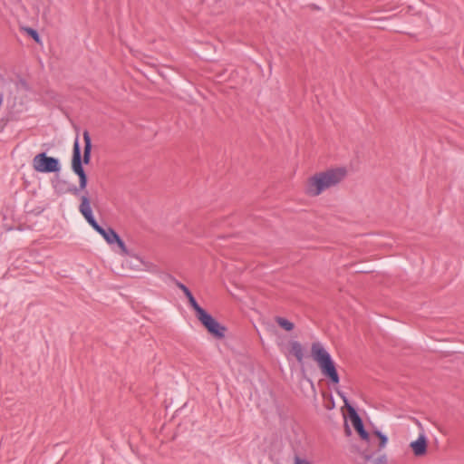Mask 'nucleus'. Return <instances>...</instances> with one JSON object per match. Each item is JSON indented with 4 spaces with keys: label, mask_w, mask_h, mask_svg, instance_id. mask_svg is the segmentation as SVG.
I'll return each mask as SVG.
<instances>
[{
    "label": "nucleus",
    "mask_w": 464,
    "mask_h": 464,
    "mask_svg": "<svg viewBox=\"0 0 464 464\" xmlns=\"http://www.w3.org/2000/svg\"><path fill=\"white\" fill-rule=\"evenodd\" d=\"M289 346V353L294 355L298 362H302L304 356L303 345L298 341H291Z\"/></svg>",
    "instance_id": "obj_11"
},
{
    "label": "nucleus",
    "mask_w": 464,
    "mask_h": 464,
    "mask_svg": "<svg viewBox=\"0 0 464 464\" xmlns=\"http://www.w3.org/2000/svg\"><path fill=\"white\" fill-rule=\"evenodd\" d=\"M98 233L101 236H102V237L105 239V241L110 245L114 244V240H116L118 238V234L111 227H108V228L102 227V232H98Z\"/></svg>",
    "instance_id": "obj_12"
},
{
    "label": "nucleus",
    "mask_w": 464,
    "mask_h": 464,
    "mask_svg": "<svg viewBox=\"0 0 464 464\" xmlns=\"http://www.w3.org/2000/svg\"><path fill=\"white\" fill-rule=\"evenodd\" d=\"M88 224L98 233V232H102V227L101 225H99V223L96 221L95 218L92 219L91 221L88 222Z\"/></svg>",
    "instance_id": "obj_17"
},
{
    "label": "nucleus",
    "mask_w": 464,
    "mask_h": 464,
    "mask_svg": "<svg viewBox=\"0 0 464 464\" xmlns=\"http://www.w3.org/2000/svg\"><path fill=\"white\" fill-rule=\"evenodd\" d=\"M348 413L354 430L357 431L362 440L372 444L374 437H376L379 440L377 451L382 450L386 446L388 442V437L382 433L380 430H375L372 436H371L369 432L364 429L362 420L353 406H348Z\"/></svg>",
    "instance_id": "obj_3"
},
{
    "label": "nucleus",
    "mask_w": 464,
    "mask_h": 464,
    "mask_svg": "<svg viewBox=\"0 0 464 464\" xmlns=\"http://www.w3.org/2000/svg\"><path fill=\"white\" fill-rule=\"evenodd\" d=\"M198 320L206 328L208 333L217 339H223L225 337L227 327L218 323L210 314L205 309L201 308L196 313Z\"/></svg>",
    "instance_id": "obj_5"
},
{
    "label": "nucleus",
    "mask_w": 464,
    "mask_h": 464,
    "mask_svg": "<svg viewBox=\"0 0 464 464\" xmlns=\"http://www.w3.org/2000/svg\"><path fill=\"white\" fill-rule=\"evenodd\" d=\"M275 321L277 323V324L283 328L284 330L290 332L295 328V324L290 322L289 320L281 317V316H276Z\"/></svg>",
    "instance_id": "obj_14"
},
{
    "label": "nucleus",
    "mask_w": 464,
    "mask_h": 464,
    "mask_svg": "<svg viewBox=\"0 0 464 464\" xmlns=\"http://www.w3.org/2000/svg\"><path fill=\"white\" fill-rule=\"evenodd\" d=\"M295 464H311L306 459H301L298 456L295 457Z\"/></svg>",
    "instance_id": "obj_19"
},
{
    "label": "nucleus",
    "mask_w": 464,
    "mask_h": 464,
    "mask_svg": "<svg viewBox=\"0 0 464 464\" xmlns=\"http://www.w3.org/2000/svg\"><path fill=\"white\" fill-rule=\"evenodd\" d=\"M79 211L86 219L87 222L91 221L94 218L92 210L91 208V201L88 196V191H85V194L81 197V204L79 206Z\"/></svg>",
    "instance_id": "obj_8"
},
{
    "label": "nucleus",
    "mask_w": 464,
    "mask_h": 464,
    "mask_svg": "<svg viewBox=\"0 0 464 464\" xmlns=\"http://www.w3.org/2000/svg\"><path fill=\"white\" fill-rule=\"evenodd\" d=\"M27 32L36 42L39 41V34L36 30L33 29V28H29L27 30Z\"/></svg>",
    "instance_id": "obj_18"
},
{
    "label": "nucleus",
    "mask_w": 464,
    "mask_h": 464,
    "mask_svg": "<svg viewBox=\"0 0 464 464\" xmlns=\"http://www.w3.org/2000/svg\"><path fill=\"white\" fill-rule=\"evenodd\" d=\"M344 168H337L319 172L308 179L306 194L311 197L320 195L323 191L340 183L346 176Z\"/></svg>",
    "instance_id": "obj_1"
},
{
    "label": "nucleus",
    "mask_w": 464,
    "mask_h": 464,
    "mask_svg": "<svg viewBox=\"0 0 464 464\" xmlns=\"http://www.w3.org/2000/svg\"><path fill=\"white\" fill-rule=\"evenodd\" d=\"M82 165L81 147L78 139H76L72 149V169L79 177V186H72L67 189L68 192L75 196L78 195L80 191L85 190L88 184V177Z\"/></svg>",
    "instance_id": "obj_4"
},
{
    "label": "nucleus",
    "mask_w": 464,
    "mask_h": 464,
    "mask_svg": "<svg viewBox=\"0 0 464 464\" xmlns=\"http://www.w3.org/2000/svg\"><path fill=\"white\" fill-rule=\"evenodd\" d=\"M114 243H116L117 246L120 247L122 255H126V256L130 255V252H129L124 241L120 237L119 235H118V238L116 240H114Z\"/></svg>",
    "instance_id": "obj_16"
},
{
    "label": "nucleus",
    "mask_w": 464,
    "mask_h": 464,
    "mask_svg": "<svg viewBox=\"0 0 464 464\" xmlns=\"http://www.w3.org/2000/svg\"><path fill=\"white\" fill-rule=\"evenodd\" d=\"M3 101H4V95H3V93L0 92V107L2 106Z\"/></svg>",
    "instance_id": "obj_22"
},
{
    "label": "nucleus",
    "mask_w": 464,
    "mask_h": 464,
    "mask_svg": "<svg viewBox=\"0 0 464 464\" xmlns=\"http://www.w3.org/2000/svg\"><path fill=\"white\" fill-rule=\"evenodd\" d=\"M33 168L35 171L41 173H56L61 170L59 160L48 156L45 152L38 153L34 157Z\"/></svg>",
    "instance_id": "obj_6"
},
{
    "label": "nucleus",
    "mask_w": 464,
    "mask_h": 464,
    "mask_svg": "<svg viewBox=\"0 0 464 464\" xmlns=\"http://www.w3.org/2000/svg\"><path fill=\"white\" fill-rule=\"evenodd\" d=\"M15 87H16V90L19 92V91H24V92H29L30 91V86L28 84V82L23 79V78H20L16 82H15Z\"/></svg>",
    "instance_id": "obj_15"
},
{
    "label": "nucleus",
    "mask_w": 464,
    "mask_h": 464,
    "mask_svg": "<svg viewBox=\"0 0 464 464\" xmlns=\"http://www.w3.org/2000/svg\"><path fill=\"white\" fill-rule=\"evenodd\" d=\"M345 432H346L347 435L351 434V430H350V428H349L347 423H345Z\"/></svg>",
    "instance_id": "obj_21"
},
{
    "label": "nucleus",
    "mask_w": 464,
    "mask_h": 464,
    "mask_svg": "<svg viewBox=\"0 0 464 464\" xmlns=\"http://www.w3.org/2000/svg\"><path fill=\"white\" fill-rule=\"evenodd\" d=\"M362 456L365 461H372L374 464H385L387 462V457L385 454H382L375 458L373 453H370L368 450H365L362 452Z\"/></svg>",
    "instance_id": "obj_13"
},
{
    "label": "nucleus",
    "mask_w": 464,
    "mask_h": 464,
    "mask_svg": "<svg viewBox=\"0 0 464 464\" xmlns=\"http://www.w3.org/2000/svg\"><path fill=\"white\" fill-rule=\"evenodd\" d=\"M84 148L83 154L82 156V164L88 165L92 158V139L88 130H84L82 133Z\"/></svg>",
    "instance_id": "obj_9"
},
{
    "label": "nucleus",
    "mask_w": 464,
    "mask_h": 464,
    "mask_svg": "<svg viewBox=\"0 0 464 464\" xmlns=\"http://www.w3.org/2000/svg\"><path fill=\"white\" fill-rule=\"evenodd\" d=\"M337 393L342 397V399H343V401L344 402L345 407L348 409V406H351V405L349 404L348 400L345 397V395L343 392H337Z\"/></svg>",
    "instance_id": "obj_20"
},
{
    "label": "nucleus",
    "mask_w": 464,
    "mask_h": 464,
    "mask_svg": "<svg viewBox=\"0 0 464 464\" xmlns=\"http://www.w3.org/2000/svg\"><path fill=\"white\" fill-rule=\"evenodd\" d=\"M175 285L184 293L185 296L188 298L189 305L193 308V310L196 313L198 312L202 307L198 304L191 291L184 284L178 280H175Z\"/></svg>",
    "instance_id": "obj_10"
},
{
    "label": "nucleus",
    "mask_w": 464,
    "mask_h": 464,
    "mask_svg": "<svg viewBox=\"0 0 464 464\" xmlns=\"http://www.w3.org/2000/svg\"><path fill=\"white\" fill-rule=\"evenodd\" d=\"M311 353L313 359L317 362L323 375L326 377L332 383L337 384L340 377L336 369L335 362L332 359L331 354L324 348V346L316 342L312 343Z\"/></svg>",
    "instance_id": "obj_2"
},
{
    "label": "nucleus",
    "mask_w": 464,
    "mask_h": 464,
    "mask_svg": "<svg viewBox=\"0 0 464 464\" xmlns=\"http://www.w3.org/2000/svg\"><path fill=\"white\" fill-rule=\"evenodd\" d=\"M410 447L416 457L424 456L428 449V440L424 432H421L416 440L411 441Z\"/></svg>",
    "instance_id": "obj_7"
}]
</instances>
